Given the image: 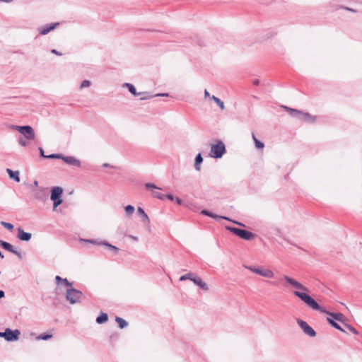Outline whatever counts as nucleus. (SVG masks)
I'll use <instances>...</instances> for the list:
<instances>
[{
  "label": "nucleus",
  "mask_w": 362,
  "mask_h": 362,
  "mask_svg": "<svg viewBox=\"0 0 362 362\" xmlns=\"http://www.w3.org/2000/svg\"><path fill=\"white\" fill-rule=\"evenodd\" d=\"M282 279L285 281V284H284L285 287H287V284H289L292 288L296 289V291H293V295L299 298L312 309L319 310L320 312H325V310L322 308L310 296L306 293V292L308 291V288L287 275H284Z\"/></svg>",
  "instance_id": "1"
},
{
  "label": "nucleus",
  "mask_w": 362,
  "mask_h": 362,
  "mask_svg": "<svg viewBox=\"0 0 362 362\" xmlns=\"http://www.w3.org/2000/svg\"><path fill=\"white\" fill-rule=\"evenodd\" d=\"M66 300L71 304L80 303L85 298L84 294L79 290L69 288L66 291Z\"/></svg>",
  "instance_id": "2"
},
{
  "label": "nucleus",
  "mask_w": 362,
  "mask_h": 362,
  "mask_svg": "<svg viewBox=\"0 0 362 362\" xmlns=\"http://www.w3.org/2000/svg\"><path fill=\"white\" fill-rule=\"evenodd\" d=\"M226 152V146L222 141H218L211 145L209 156L214 158H221Z\"/></svg>",
  "instance_id": "3"
},
{
  "label": "nucleus",
  "mask_w": 362,
  "mask_h": 362,
  "mask_svg": "<svg viewBox=\"0 0 362 362\" xmlns=\"http://www.w3.org/2000/svg\"><path fill=\"white\" fill-rule=\"evenodd\" d=\"M245 268L264 278L272 279L274 276V272L270 269L247 265L245 266Z\"/></svg>",
  "instance_id": "4"
},
{
  "label": "nucleus",
  "mask_w": 362,
  "mask_h": 362,
  "mask_svg": "<svg viewBox=\"0 0 362 362\" xmlns=\"http://www.w3.org/2000/svg\"><path fill=\"white\" fill-rule=\"evenodd\" d=\"M226 228L228 230L235 234L236 235L239 236L240 238L245 240H253L255 237V235L254 233H252L250 231L246 230L240 229V228L231 227V226H226Z\"/></svg>",
  "instance_id": "5"
},
{
  "label": "nucleus",
  "mask_w": 362,
  "mask_h": 362,
  "mask_svg": "<svg viewBox=\"0 0 362 362\" xmlns=\"http://www.w3.org/2000/svg\"><path fill=\"white\" fill-rule=\"evenodd\" d=\"M63 189L60 187H54L51 190L50 199L53 201V209L55 210L62 203V196Z\"/></svg>",
  "instance_id": "6"
},
{
  "label": "nucleus",
  "mask_w": 362,
  "mask_h": 362,
  "mask_svg": "<svg viewBox=\"0 0 362 362\" xmlns=\"http://www.w3.org/2000/svg\"><path fill=\"white\" fill-rule=\"evenodd\" d=\"M12 129L17 130L27 139L33 140L35 137L34 129L30 126L13 125Z\"/></svg>",
  "instance_id": "7"
},
{
  "label": "nucleus",
  "mask_w": 362,
  "mask_h": 362,
  "mask_svg": "<svg viewBox=\"0 0 362 362\" xmlns=\"http://www.w3.org/2000/svg\"><path fill=\"white\" fill-rule=\"evenodd\" d=\"M20 334V331L18 329L11 330L9 328L6 329L5 332H0V337H4L6 341H12L17 340L18 339V335Z\"/></svg>",
  "instance_id": "8"
},
{
  "label": "nucleus",
  "mask_w": 362,
  "mask_h": 362,
  "mask_svg": "<svg viewBox=\"0 0 362 362\" xmlns=\"http://www.w3.org/2000/svg\"><path fill=\"white\" fill-rule=\"evenodd\" d=\"M297 323L305 334L311 337H315V331L305 321L298 319Z\"/></svg>",
  "instance_id": "9"
},
{
  "label": "nucleus",
  "mask_w": 362,
  "mask_h": 362,
  "mask_svg": "<svg viewBox=\"0 0 362 362\" xmlns=\"http://www.w3.org/2000/svg\"><path fill=\"white\" fill-rule=\"evenodd\" d=\"M145 187L147 189H152V195L160 200H163L165 199V195L162 193L159 192L158 190L161 189L158 187L156 186L154 184L152 183H146Z\"/></svg>",
  "instance_id": "10"
},
{
  "label": "nucleus",
  "mask_w": 362,
  "mask_h": 362,
  "mask_svg": "<svg viewBox=\"0 0 362 362\" xmlns=\"http://www.w3.org/2000/svg\"><path fill=\"white\" fill-rule=\"evenodd\" d=\"M201 214H203V215H205V216H209V217H211L213 218H215V219H217V218H222V219H225V220H227V221H232L231 219H230L229 218L226 217V216H218V215H216V214H213L212 212L208 211V210H206V209H203L201 211ZM233 222L238 226H245L244 224L240 223V222H238V221H233Z\"/></svg>",
  "instance_id": "11"
},
{
  "label": "nucleus",
  "mask_w": 362,
  "mask_h": 362,
  "mask_svg": "<svg viewBox=\"0 0 362 362\" xmlns=\"http://www.w3.org/2000/svg\"><path fill=\"white\" fill-rule=\"evenodd\" d=\"M0 247H1L2 248L9 251L10 252L14 254L15 255H16L20 259H22V255H21V253L18 251H17L16 250L14 249L13 246L4 241V240H0Z\"/></svg>",
  "instance_id": "12"
},
{
  "label": "nucleus",
  "mask_w": 362,
  "mask_h": 362,
  "mask_svg": "<svg viewBox=\"0 0 362 362\" xmlns=\"http://www.w3.org/2000/svg\"><path fill=\"white\" fill-rule=\"evenodd\" d=\"M59 25V23H54L51 24L45 25L38 28L39 33L42 35H47L50 31L54 30Z\"/></svg>",
  "instance_id": "13"
},
{
  "label": "nucleus",
  "mask_w": 362,
  "mask_h": 362,
  "mask_svg": "<svg viewBox=\"0 0 362 362\" xmlns=\"http://www.w3.org/2000/svg\"><path fill=\"white\" fill-rule=\"evenodd\" d=\"M192 281L196 286H197L200 289H202L203 291H206L209 290L208 285L206 284V283H205L204 281H202L201 277H199L197 275H194Z\"/></svg>",
  "instance_id": "14"
},
{
  "label": "nucleus",
  "mask_w": 362,
  "mask_h": 362,
  "mask_svg": "<svg viewBox=\"0 0 362 362\" xmlns=\"http://www.w3.org/2000/svg\"><path fill=\"white\" fill-rule=\"evenodd\" d=\"M62 160H63L67 164H69V165H74V166H76V167H78V168L81 165V161L79 160H78L77 158H76L75 157H74V156H62Z\"/></svg>",
  "instance_id": "15"
},
{
  "label": "nucleus",
  "mask_w": 362,
  "mask_h": 362,
  "mask_svg": "<svg viewBox=\"0 0 362 362\" xmlns=\"http://www.w3.org/2000/svg\"><path fill=\"white\" fill-rule=\"evenodd\" d=\"M17 238L22 241H29L31 239L32 234L25 232L21 228H18Z\"/></svg>",
  "instance_id": "16"
},
{
  "label": "nucleus",
  "mask_w": 362,
  "mask_h": 362,
  "mask_svg": "<svg viewBox=\"0 0 362 362\" xmlns=\"http://www.w3.org/2000/svg\"><path fill=\"white\" fill-rule=\"evenodd\" d=\"M47 189L45 188H39L35 192V199L40 200V201H45L47 199V194L46 192Z\"/></svg>",
  "instance_id": "17"
},
{
  "label": "nucleus",
  "mask_w": 362,
  "mask_h": 362,
  "mask_svg": "<svg viewBox=\"0 0 362 362\" xmlns=\"http://www.w3.org/2000/svg\"><path fill=\"white\" fill-rule=\"evenodd\" d=\"M137 212L141 216L143 223L146 225H148L150 223V219L144 210L141 207H138Z\"/></svg>",
  "instance_id": "18"
},
{
  "label": "nucleus",
  "mask_w": 362,
  "mask_h": 362,
  "mask_svg": "<svg viewBox=\"0 0 362 362\" xmlns=\"http://www.w3.org/2000/svg\"><path fill=\"white\" fill-rule=\"evenodd\" d=\"M203 162V158L200 153H199L194 160V168L196 170L199 171L201 170V164Z\"/></svg>",
  "instance_id": "19"
},
{
  "label": "nucleus",
  "mask_w": 362,
  "mask_h": 362,
  "mask_svg": "<svg viewBox=\"0 0 362 362\" xmlns=\"http://www.w3.org/2000/svg\"><path fill=\"white\" fill-rule=\"evenodd\" d=\"M6 172L8 173L11 179L14 180L16 182L20 181L18 171H13L12 170L8 168V169H6Z\"/></svg>",
  "instance_id": "20"
},
{
  "label": "nucleus",
  "mask_w": 362,
  "mask_h": 362,
  "mask_svg": "<svg viewBox=\"0 0 362 362\" xmlns=\"http://www.w3.org/2000/svg\"><path fill=\"white\" fill-rule=\"evenodd\" d=\"M324 313H326L325 310ZM327 313L332 317V319L337 320L339 322H343L344 320V315L342 313H329L327 312Z\"/></svg>",
  "instance_id": "21"
},
{
  "label": "nucleus",
  "mask_w": 362,
  "mask_h": 362,
  "mask_svg": "<svg viewBox=\"0 0 362 362\" xmlns=\"http://www.w3.org/2000/svg\"><path fill=\"white\" fill-rule=\"evenodd\" d=\"M299 120L306 121V122H313L315 120V117L310 115L308 112H302L301 115L299 118Z\"/></svg>",
  "instance_id": "22"
},
{
  "label": "nucleus",
  "mask_w": 362,
  "mask_h": 362,
  "mask_svg": "<svg viewBox=\"0 0 362 362\" xmlns=\"http://www.w3.org/2000/svg\"><path fill=\"white\" fill-rule=\"evenodd\" d=\"M123 86L127 87L129 91L134 96H137L141 94L140 93L136 92L135 87L132 83H124Z\"/></svg>",
  "instance_id": "23"
},
{
  "label": "nucleus",
  "mask_w": 362,
  "mask_h": 362,
  "mask_svg": "<svg viewBox=\"0 0 362 362\" xmlns=\"http://www.w3.org/2000/svg\"><path fill=\"white\" fill-rule=\"evenodd\" d=\"M285 107L289 111V113L292 117H296L299 119V118L301 115V113H302L301 111L297 110L296 109L286 107Z\"/></svg>",
  "instance_id": "24"
},
{
  "label": "nucleus",
  "mask_w": 362,
  "mask_h": 362,
  "mask_svg": "<svg viewBox=\"0 0 362 362\" xmlns=\"http://www.w3.org/2000/svg\"><path fill=\"white\" fill-rule=\"evenodd\" d=\"M108 320V316L106 313H102L99 316L96 318V322L98 324H103L107 322Z\"/></svg>",
  "instance_id": "25"
},
{
  "label": "nucleus",
  "mask_w": 362,
  "mask_h": 362,
  "mask_svg": "<svg viewBox=\"0 0 362 362\" xmlns=\"http://www.w3.org/2000/svg\"><path fill=\"white\" fill-rule=\"evenodd\" d=\"M252 139L255 143V146L258 149H262L264 147V144L261 141L258 140L254 134H252Z\"/></svg>",
  "instance_id": "26"
},
{
  "label": "nucleus",
  "mask_w": 362,
  "mask_h": 362,
  "mask_svg": "<svg viewBox=\"0 0 362 362\" xmlns=\"http://www.w3.org/2000/svg\"><path fill=\"white\" fill-rule=\"evenodd\" d=\"M327 321L333 327H334L335 329H338V330H340L341 332H344V329L341 327V326L335 321V320L331 318V317H327Z\"/></svg>",
  "instance_id": "27"
},
{
  "label": "nucleus",
  "mask_w": 362,
  "mask_h": 362,
  "mask_svg": "<svg viewBox=\"0 0 362 362\" xmlns=\"http://www.w3.org/2000/svg\"><path fill=\"white\" fill-rule=\"evenodd\" d=\"M115 321L118 323V325L121 329H123L128 325L127 322L119 317H116Z\"/></svg>",
  "instance_id": "28"
},
{
  "label": "nucleus",
  "mask_w": 362,
  "mask_h": 362,
  "mask_svg": "<svg viewBox=\"0 0 362 362\" xmlns=\"http://www.w3.org/2000/svg\"><path fill=\"white\" fill-rule=\"evenodd\" d=\"M211 99H212L221 108V110L225 109L224 103L222 100H221L218 98L216 97L215 95H212L211 97Z\"/></svg>",
  "instance_id": "29"
},
{
  "label": "nucleus",
  "mask_w": 362,
  "mask_h": 362,
  "mask_svg": "<svg viewBox=\"0 0 362 362\" xmlns=\"http://www.w3.org/2000/svg\"><path fill=\"white\" fill-rule=\"evenodd\" d=\"M194 275L195 274H194L192 272H188V273L181 276L180 278V281H185V280H187V279H189V280L192 281V279H193Z\"/></svg>",
  "instance_id": "30"
},
{
  "label": "nucleus",
  "mask_w": 362,
  "mask_h": 362,
  "mask_svg": "<svg viewBox=\"0 0 362 362\" xmlns=\"http://www.w3.org/2000/svg\"><path fill=\"white\" fill-rule=\"evenodd\" d=\"M134 207L132 205H127L124 207L125 214L127 216H130L134 212Z\"/></svg>",
  "instance_id": "31"
},
{
  "label": "nucleus",
  "mask_w": 362,
  "mask_h": 362,
  "mask_svg": "<svg viewBox=\"0 0 362 362\" xmlns=\"http://www.w3.org/2000/svg\"><path fill=\"white\" fill-rule=\"evenodd\" d=\"M29 140L30 139H27L24 137H20L18 139V144L21 146H27L29 144Z\"/></svg>",
  "instance_id": "32"
},
{
  "label": "nucleus",
  "mask_w": 362,
  "mask_h": 362,
  "mask_svg": "<svg viewBox=\"0 0 362 362\" xmlns=\"http://www.w3.org/2000/svg\"><path fill=\"white\" fill-rule=\"evenodd\" d=\"M103 245H105V247H107V248H109L110 250H113L115 253H117L119 250V248L117 247L115 245H112L108 243H103Z\"/></svg>",
  "instance_id": "33"
},
{
  "label": "nucleus",
  "mask_w": 362,
  "mask_h": 362,
  "mask_svg": "<svg viewBox=\"0 0 362 362\" xmlns=\"http://www.w3.org/2000/svg\"><path fill=\"white\" fill-rule=\"evenodd\" d=\"M1 225L9 230H11L13 229V225L10 223H7L5 221H1Z\"/></svg>",
  "instance_id": "34"
},
{
  "label": "nucleus",
  "mask_w": 362,
  "mask_h": 362,
  "mask_svg": "<svg viewBox=\"0 0 362 362\" xmlns=\"http://www.w3.org/2000/svg\"><path fill=\"white\" fill-rule=\"evenodd\" d=\"M52 337V334H42L40 335H39L37 339H42V340H47L49 339H50L51 337Z\"/></svg>",
  "instance_id": "35"
},
{
  "label": "nucleus",
  "mask_w": 362,
  "mask_h": 362,
  "mask_svg": "<svg viewBox=\"0 0 362 362\" xmlns=\"http://www.w3.org/2000/svg\"><path fill=\"white\" fill-rule=\"evenodd\" d=\"M90 86V81L88 80H84L80 84V88L83 89L85 88H88Z\"/></svg>",
  "instance_id": "36"
},
{
  "label": "nucleus",
  "mask_w": 362,
  "mask_h": 362,
  "mask_svg": "<svg viewBox=\"0 0 362 362\" xmlns=\"http://www.w3.org/2000/svg\"><path fill=\"white\" fill-rule=\"evenodd\" d=\"M46 158H59V159H62V154H50L49 156H47Z\"/></svg>",
  "instance_id": "37"
},
{
  "label": "nucleus",
  "mask_w": 362,
  "mask_h": 362,
  "mask_svg": "<svg viewBox=\"0 0 362 362\" xmlns=\"http://www.w3.org/2000/svg\"><path fill=\"white\" fill-rule=\"evenodd\" d=\"M83 241L92 243L93 245H103V242H99L95 240H83Z\"/></svg>",
  "instance_id": "38"
},
{
  "label": "nucleus",
  "mask_w": 362,
  "mask_h": 362,
  "mask_svg": "<svg viewBox=\"0 0 362 362\" xmlns=\"http://www.w3.org/2000/svg\"><path fill=\"white\" fill-rule=\"evenodd\" d=\"M339 8L343 10H345V11H348L353 12V13H356V10L344 6H341Z\"/></svg>",
  "instance_id": "39"
},
{
  "label": "nucleus",
  "mask_w": 362,
  "mask_h": 362,
  "mask_svg": "<svg viewBox=\"0 0 362 362\" xmlns=\"http://www.w3.org/2000/svg\"><path fill=\"white\" fill-rule=\"evenodd\" d=\"M62 282L64 284V285L67 287H71L72 286V283L69 282L67 279H63Z\"/></svg>",
  "instance_id": "40"
},
{
  "label": "nucleus",
  "mask_w": 362,
  "mask_h": 362,
  "mask_svg": "<svg viewBox=\"0 0 362 362\" xmlns=\"http://www.w3.org/2000/svg\"><path fill=\"white\" fill-rule=\"evenodd\" d=\"M346 327L354 334H357L356 329L351 325H346Z\"/></svg>",
  "instance_id": "41"
},
{
  "label": "nucleus",
  "mask_w": 362,
  "mask_h": 362,
  "mask_svg": "<svg viewBox=\"0 0 362 362\" xmlns=\"http://www.w3.org/2000/svg\"><path fill=\"white\" fill-rule=\"evenodd\" d=\"M165 198H167V199H170L171 201L175 200L174 196L173 194H168L167 195H165Z\"/></svg>",
  "instance_id": "42"
},
{
  "label": "nucleus",
  "mask_w": 362,
  "mask_h": 362,
  "mask_svg": "<svg viewBox=\"0 0 362 362\" xmlns=\"http://www.w3.org/2000/svg\"><path fill=\"white\" fill-rule=\"evenodd\" d=\"M175 201L178 205H182L183 203L182 200L178 197L175 198Z\"/></svg>",
  "instance_id": "43"
},
{
  "label": "nucleus",
  "mask_w": 362,
  "mask_h": 362,
  "mask_svg": "<svg viewBox=\"0 0 362 362\" xmlns=\"http://www.w3.org/2000/svg\"><path fill=\"white\" fill-rule=\"evenodd\" d=\"M62 279H63L62 277H60L59 276H56V277H55V281L57 284H59L60 282H62Z\"/></svg>",
  "instance_id": "44"
},
{
  "label": "nucleus",
  "mask_w": 362,
  "mask_h": 362,
  "mask_svg": "<svg viewBox=\"0 0 362 362\" xmlns=\"http://www.w3.org/2000/svg\"><path fill=\"white\" fill-rule=\"evenodd\" d=\"M128 237L129 238H131L132 240H133L134 241H138V240H139L137 236H134V235H129Z\"/></svg>",
  "instance_id": "45"
},
{
  "label": "nucleus",
  "mask_w": 362,
  "mask_h": 362,
  "mask_svg": "<svg viewBox=\"0 0 362 362\" xmlns=\"http://www.w3.org/2000/svg\"><path fill=\"white\" fill-rule=\"evenodd\" d=\"M39 150H40V156H42V157H44V158H46V156H45V155L44 154V151H43V149H42V148H39Z\"/></svg>",
  "instance_id": "46"
},
{
  "label": "nucleus",
  "mask_w": 362,
  "mask_h": 362,
  "mask_svg": "<svg viewBox=\"0 0 362 362\" xmlns=\"http://www.w3.org/2000/svg\"><path fill=\"white\" fill-rule=\"evenodd\" d=\"M154 96L159 97V96H168V93H158L155 95Z\"/></svg>",
  "instance_id": "47"
},
{
  "label": "nucleus",
  "mask_w": 362,
  "mask_h": 362,
  "mask_svg": "<svg viewBox=\"0 0 362 362\" xmlns=\"http://www.w3.org/2000/svg\"><path fill=\"white\" fill-rule=\"evenodd\" d=\"M204 96L206 98H207V97L211 98V96H210V94H209V93L208 92V90L206 89H205V90H204Z\"/></svg>",
  "instance_id": "48"
},
{
  "label": "nucleus",
  "mask_w": 362,
  "mask_h": 362,
  "mask_svg": "<svg viewBox=\"0 0 362 362\" xmlns=\"http://www.w3.org/2000/svg\"><path fill=\"white\" fill-rule=\"evenodd\" d=\"M52 53H54V54H57V55H59V56H61V55H62V54H61V53H59V52H57L56 49H52Z\"/></svg>",
  "instance_id": "49"
},
{
  "label": "nucleus",
  "mask_w": 362,
  "mask_h": 362,
  "mask_svg": "<svg viewBox=\"0 0 362 362\" xmlns=\"http://www.w3.org/2000/svg\"><path fill=\"white\" fill-rule=\"evenodd\" d=\"M5 296L4 291L2 290H0V298H4Z\"/></svg>",
  "instance_id": "50"
},
{
  "label": "nucleus",
  "mask_w": 362,
  "mask_h": 362,
  "mask_svg": "<svg viewBox=\"0 0 362 362\" xmlns=\"http://www.w3.org/2000/svg\"><path fill=\"white\" fill-rule=\"evenodd\" d=\"M259 83V81L258 79H255V80H254V81H253V84H254L255 86H257Z\"/></svg>",
  "instance_id": "51"
},
{
  "label": "nucleus",
  "mask_w": 362,
  "mask_h": 362,
  "mask_svg": "<svg viewBox=\"0 0 362 362\" xmlns=\"http://www.w3.org/2000/svg\"><path fill=\"white\" fill-rule=\"evenodd\" d=\"M153 96L151 95H148V96H146V97H142L141 98V100H146V99H148V98H152Z\"/></svg>",
  "instance_id": "52"
},
{
  "label": "nucleus",
  "mask_w": 362,
  "mask_h": 362,
  "mask_svg": "<svg viewBox=\"0 0 362 362\" xmlns=\"http://www.w3.org/2000/svg\"><path fill=\"white\" fill-rule=\"evenodd\" d=\"M13 0H0V1L6 2V3H10L12 2Z\"/></svg>",
  "instance_id": "53"
},
{
  "label": "nucleus",
  "mask_w": 362,
  "mask_h": 362,
  "mask_svg": "<svg viewBox=\"0 0 362 362\" xmlns=\"http://www.w3.org/2000/svg\"><path fill=\"white\" fill-rule=\"evenodd\" d=\"M103 167H104V168H107V167H110V165H109L108 163H104V164L103 165Z\"/></svg>",
  "instance_id": "54"
},
{
  "label": "nucleus",
  "mask_w": 362,
  "mask_h": 362,
  "mask_svg": "<svg viewBox=\"0 0 362 362\" xmlns=\"http://www.w3.org/2000/svg\"><path fill=\"white\" fill-rule=\"evenodd\" d=\"M4 256L2 255L1 252L0 251V258L3 259Z\"/></svg>",
  "instance_id": "55"
},
{
  "label": "nucleus",
  "mask_w": 362,
  "mask_h": 362,
  "mask_svg": "<svg viewBox=\"0 0 362 362\" xmlns=\"http://www.w3.org/2000/svg\"><path fill=\"white\" fill-rule=\"evenodd\" d=\"M37 184H38L37 181H36V180H35V181H34V185H35V186H37Z\"/></svg>",
  "instance_id": "56"
}]
</instances>
